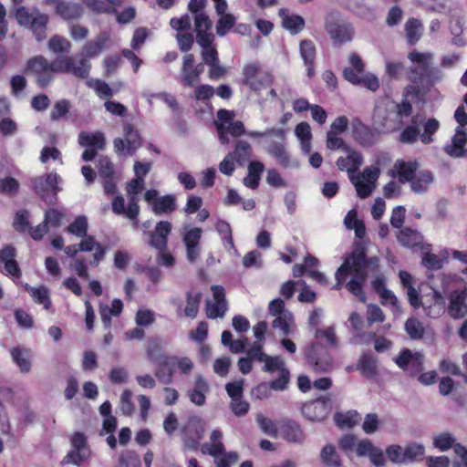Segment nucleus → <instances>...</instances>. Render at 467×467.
<instances>
[{
    "mask_svg": "<svg viewBox=\"0 0 467 467\" xmlns=\"http://www.w3.org/2000/svg\"><path fill=\"white\" fill-rule=\"evenodd\" d=\"M379 269V258L372 256L368 258L365 248L358 244L350 254L345 257L343 264L337 268L335 278L336 284L333 289L339 290L346 282L348 275L351 279L346 284V288L360 301L366 300L364 285L369 273H376Z\"/></svg>",
    "mask_w": 467,
    "mask_h": 467,
    "instance_id": "1",
    "label": "nucleus"
},
{
    "mask_svg": "<svg viewBox=\"0 0 467 467\" xmlns=\"http://www.w3.org/2000/svg\"><path fill=\"white\" fill-rule=\"evenodd\" d=\"M431 53H421L416 50L410 52L408 58L414 64L408 70V78L416 86L409 85L406 88L407 93L418 92L417 88L430 89L443 78L441 69L431 67Z\"/></svg>",
    "mask_w": 467,
    "mask_h": 467,
    "instance_id": "2",
    "label": "nucleus"
},
{
    "mask_svg": "<svg viewBox=\"0 0 467 467\" xmlns=\"http://www.w3.org/2000/svg\"><path fill=\"white\" fill-rule=\"evenodd\" d=\"M304 355L307 365L316 373H330L336 367L327 347L319 341L310 342L304 348Z\"/></svg>",
    "mask_w": 467,
    "mask_h": 467,
    "instance_id": "3",
    "label": "nucleus"
},
{
    "mask_svg": "<svg viewBox=\"0 0 467 467\" xmlns=\"http://www.w3.org/2000/svg\"><path fill=\"white\" fill-rule=\"evenodd\" d=\"M429 278L431 279L430 286L432 290V296L431 302L427 299L426 302L422 304V306L428 317L438 318L446 312V302L443 295L449 292L451 276L440 275L438 276V280L441 282L440 285L434 282L433 276H430Z\"/></svg>",
    "mask_w": 467,
    "mask_h": 467,
    "instance_id": "4",
    "label": "nucleus"
},
{
    "mask_svg": "<svg viewBox=\"0 0 467 467\" xmlns=\"http://www.w3.org/2000/svg\"><path fill=\"white\" fill-rule=\"evenodd\" d=\"M60 177L56 172L47 173L38 176L31 181L34 192L47 203L52 204L57 202V194L61 190L58 182Z\"/></svg>",
    "mask_w": 467,
    "mask_h": 467,
    "instance_id": "5",
    "label": "nucleus"
},
{
    "mask_svg": "<svg viewBox=\"0 0 467 467\" xmlns=\"http://www.w3.org/2000/svg\"><path fill=\"white\" fill-rule=\"evenodd\" d=\"M25 73L33 75L36 85L41 88H47L52 82L54 75L51 62L40 55L27 60Z\"/></svg>",
    "mask_w": 467,
    "mask_h": 467,
    "instance_id": "6",
    "label": "nucleus"
},
{
    "mask_svg": "<svg viewBox=\"0 0 467 467\" xmlns=\"http://www.w3.org/2000/svg\"><path fill=\"white\" fill-rule=\"evenodd\" d=\"M53 73L72 74L78 78H87L89 76L91 64L86 59L81 58L78 64L74 62L71 57L60 56L51 62Z\"/></svg>",
    "mask_w": 467,
    "mask_h": 467,
    "instance_id": "7",
    "label": "nucleus"
},
{
    "mask_svg": "<svg viewBox=\"0 0 467 467\" xmlns=\"http://www.w3.org/2000/svg\"><path fill=\"white\" fill-rule=\"evenodd\" d=\"M337 13H330L326 16L325 28L336 45L349 42L354 36V29L348 24L337 20Z\"/></svg>",
    "mask_w": 467,
    "mask_h": 467,
    "instance_id": "8",
    "label": "nucleus"
},
{
    "mask_svg": "<svg viewBox=\"0 0 467 467\" xmlns=\"http://www.w3.org/2000/svg\"><path fill=\"white\" fill-rule=\"evenodd\" d=\"M144 200L151 206V211L156 215L169 214L177 209L175 195L160 196L159 191L155 189L146 191Z\"/></svg>",
    "mask_w": 467,
    "mask_h": 467,
    "instance_id": "9",
    "label": "nucleus"
},
{
    "mask_svg": "<svg viewBox=\"0 0 467 467\" xmlns=\"http://www.w3.org/2000/svg\"><path fill=\"white\" fill-rule=\"evenodd\" d=\"M97 169L104 192L113 194L117 192L115 167L108 156L100 155L97 160Z\"/></svg>",
    "mask_w": 467,
    "mask_h": 467,
    "instance_id": "10",
    "label": "nucleus"
},
{
    "mask_svg": "<svg viewBox=\"0 0 467 467\" xmlns=\"http://www.w3.org/2000/svg\"><path fill=\"white\" fill-rule=\"evenodd\" d=\"M331 411V400L328 397H320L315 400L305 403L301 412L305 418L311 421L325 420Z\"/></svg>",
    "mask_w": 467,
    "mask_h": 467,
    "instance_id": "11",
    "label": "nucleus"
},
{
    "mask_svg": "<svg viewBox=\"0 0 467 467\" xmlns=\"http://www.w3.org/2000/svg\"><path fill=\"white\" fill-rule=\"evenodd\" d=\"M423 359L424 357L421 353H413L405 348L394 358V361L404 372L413 377L423 369Z\"/></svg>",
    "mask_w": 467,
    "mask_h": 467,
    "instance_id": "12",
    "label": "nucleus"
},
{
    "mask_svg": "<svg viewBox=\"0 0 467 467\" xmlns=\"http://www.w3.org/2000/svg\"><path fill=\"white\" fill-rule=\"evenodd\" d=\"M446 312L452 319H462L467 315V287L455 289L448 296Z\"/></svg>",
    "mask_w": 467,
    "mask_h": 467,
    "instance_id": "13",
    "label": "nucleus"
},
{
    "mask_svg": "<svg viewBox=\"0 0 467 467\" xmlns=\"http://www.w3.org/2000/svg\"><path fill=\"white\" fill-rule=\"evenodd\" d=\"M183 443L189 450H197L201 440L204 436V427L202 420L192 417L183 428Z\"/></svg>",
    "mask_w": 467,
    "mask_h": 467,
    "instance_id": "14",
    "label": "nucleus"
},
{
    "mask_svg": "<svg viewBox=\"0 0 467 467\" xmlns=\"http://www.w3.org/2000/svg\"><path fill=\"white\" fill-rule=\"evenodd\" d=\"M397 239L400 244L408 248H419L420 251L431 250V245L423 243L422 234L410 227L401 229L398 234Z\"/></svg>",
    "mask_w": 467,
    "mask_h": 467,
    "instance_id": "15",
    "label": "nucleus"
},
{
    "mask_svg": "<svg viewBox=\"0 0 467 467\" xmlns=\"http://www.w3.org/2000/svg\"><path fill=\"white\" fill-rule=\"evenodd\" d=\"M202 230L199 227L190 228L183 234L182 241L186 246V257L189 262L193 263L200 254V240L202 238Z\"/></svg>",
    "mask_w": 467,
    "mask_h": 467,
    "instance_id": "16",
    "label": "nucleus"
},
{
    "mask_svg": "<svg viewBox=\"0 0 467 467\" xmlns=\"http://www.w3.org/2000/svg\"><path fill=\"white\" fill-rule=\"evenodd\" d=\"M419 164L417 161H404L398 160L394 163L393 169L388 171L389 176L398 177L400 183L410 182L418 173Z\"/></svg>",
    "mask_w": 467,
    "mask_h": 467,
    "instance_id": "17",
    "label": "nucleus"
},
{
    "mask_svg": "<svg viewBox=\"0 0 467 467\" xmlns=\"http://www.w3.org/2000/svg\"><path fill=\"white\" fill-rule=\"evenodd\" d=\"M288 442L301 444L306 439V434L300 425L293 420H283L279 422V433Z\"/></svg>",
    "mask_w": 467,
    "mask_h": 467,
    "instance_id": "18",
    "label": "nucleus"
},
{
    "mask_svg": "<svg viewBox=\"0 0 467 467\" xmlns=\"http://www.w3.org/2000/svg\"><path fill=\"white\" fill-rule=\"evenodd\" d=\"M171 232V223L168 221L159 222L153 232L148 234L150 237L149 244L160 252H163L167 248L168 235Z\"/></svg>",
    "mask_w": 467,
    "mask_h": 467,
    "instance_id": "19",
    "label": "nucleus"
},
{
    "mask_svg": "<svg viewBox=\"0 0 467 467\" xmlns=\"http://www.w3.org/2000/svg\"><path fill=\"white\" fill-rule=\"evenodd\" d=\"M215 129L222 144L229 143V134L236 138L244 134L248 135L244 123L240 120H234L228 124L215 122Z\"/></svg>",
    "mask_w": 467,
    "mask_h": 467,
    "instance_id": "20",
    "label": "nucleus"
},
{
    "mask_svg": "<svg viewBox=\"0 0 467 467\" xmlns=\"http://www.w3.org/2000/svg\"><path fill=\"white\" fill-rule=\"evenodd\" d=\"M348 156L346 158L339 157L337 160V166L340 171H347L348 177L354 176L358 168L363 164L364 159L360 152L349 148L348 151H346Z\"/></svg>",
    "mask_w": 467,
    "mask_h": 467,
    "instance_id": "21",
    "label": "nucleus"
},
{
    "mask_svg": "<svg viewBox=\"0 0 467 467\" xmlns=\"http://www.w3.org/2000/svg\"><path fill=\"white\" fill-rule=\"evenodd\" d=\"M180 78L181 83L184 87L189 88L200 82L195 72V59L193 54L188 53L183 56Z\"/></svg>",
    "mask_w": 467,
    "mask_h": 467,
    "instance_id": "22",
    "label": "nucleus"
},
{
    "mask_svg": "<svg viewBox=\"0 0 467 467\" xmlns=\"http://www.w3.org/2000/svg\"><path fill=\"white\" fill-rule=\"evenodd\" d=\"M266 151L273 156L281 166L285 168L289 166L299 168V162L297 161L291 160V157L285 148V141L271 142L266 148Z\"/></svg>",
    "mask_w": 467,
    "mask_h": 467,
    "instance_id": "23",
    "label": "nucleus"
},
{
    "mask_svg": "<svg viewBox=\"0 0 467 467\" xmlns=\"http://www.w3.org/2000/svg\"><path fill=\"white\" fill-rule=\"evenodd\" d=\"M157 362L158 367L155 371V377L162 384H171L172 382L174 368L176 367V357H165Z\"/></svg>",
    "mask_w": 467,
    "mask_h": 467,
    "instance_id": "24",
    "label": "nucleus"
},
{
    "mask_svg": "<svg viewBox=\"0 0 467 467\" xmlns=\"http://www.w3.org/2000/svg\"><path fill=\"white\" fill-rule=\"evenodd\" d=\"M352 130L354 139L362 146H371L378 140V134L358 119L353 121Z\"/></svg>",
    "mask_w": 467,
    "mask_h": 467,
    "instance_id": "25",
    "label": "nucleus"
},
{
    "mask_svg": "<svg viewBox=\"0 0 467 467\" xmlns=\"http://www.w3.org/2000/svg\"><path fill=\"white\" fill-rule=\"evenodd\" d=\"M209 391L208 382L202 375H198L196 376L193 388L187 391V396L193 404L203 406L206 402V394Z\"/></svg>",
    "mask_w": 467,
    "mask_h": 467,
    "instance_id": "26",
    "label": "nucleus"
},
{
    "mask_svg": "<svg viewBox=\"0 0 467 467\" xmlns=\"http://www.w3.org/2000/svg\"><path fill=\"white\" fill-rule=\"evenodd\" d=\"M109 40L107 32H100L94 40L87 42L83 47L81 54L84 57L93 58L98 57L105 48L106 44Z\"/></svg>",
    "mask_w": 467,
    "mask_h": 467,
    "instance_id": "27",
    "label": "nucleus"
},
{
    "mask_svg": "<svg viewBox=\"0 0 467 467\" xmlns=\"http://www.w3.org/2000/svg\"><path fill=\"white\" fill-rule=\"evenodd\" d=\"M56 14L67 21L78 20L84 14V7L78 3L61 2L56 5Z\"/></svg>",
    "mask_w": 467,
    "mask_h": 467,
    "instance_id": "28",
    "label": "nucleus"
},
{
    "mask_svg": "<svg viewBox=\"0 0 467 467\" xmlns=\"http://www.w3.org/2000/svg\"><path fill=\"white\" fill-rule=\"evenodd\" d=\"M466 142V132L461 127H457L456 133L451 139V143L446 145L444 150L450 156L459 158L464 153V146Z\"/></svg>",
    "mask_w": 467,
    "mask_h": 467,
    "instance_id": "29",
    "label": "nucleus"
},
{
    "mask_svg": "<svg viewBox=\"0 0 467 467\" xmlns=\"http://www.w3.org/2000/svg\"><path fill=\"white\" fill-rule=\"evenodd\" d=\"M357 369L366 378H373L378 375V358L371 353H364L360 356Z\"/></svg>",
    "mask_w": 467,
    "mask_h": 467,
    "instance_id": "30",
    "label": "nucleus"
},
{
    "mask_svg": "<svg viewBox=\"0 0 467 467\" xmlns=\"http://www.w3.org/2000/svg\"><path fill=\"white\" fill-rule=\"evenodd\" d=\"M229 153L233 154L238 165L244 166L248 161L250 162L253 155V148L248 141L237 140L234 142V150Z\"/></svg>",
    "mask_w": 467,
    "mask_h": 467,
    "instance_id": "31",
    "label": "nucleus"
},
{
    "mask_svg": "<svg viewBox=\"0 0 467 467\" xmlns=\"http://www.w3.org/2000/svg\"><path fill=\"white\" fill-rule=\"evenodd\" d=\"M247 170L248 173L247 176L244 178V184L252 190H255L259 185L265 166L258 161H250Z\"/></svg>",
    "mask_w": 467,
    "mask_h": 467,
    "instance_id": "32",
    "label": "nucleus"
},
{
    "mask_svg": "<svg viewBox=\"0 0 467 467\" xmlns=\"http://www.w3.org/2000/svg\"><path fill=\"white\" fill-rule=\"evenodd\" d=\"M78 143L82 147L103 150L106 146V139L102 132L88 133L81 131L78 135Z\"/></svg>",
    "mask_w": 467,
    "mask_h": 467,
    "instance_id": "33",
    "label": "nucleus"
},
{
    "mask_svg": "<svg viewBox=\"0 0 467 467\" xmlns=\"http://www.w3.org/2000/svg\"><path fill=\"white\" fill-rule=\"evenodd\" d=\"M49 17L46 14L36 11L28 27L33 31L36 39L40 42L47 37V26Z\"/></svg>",
    "mask_w": 467,
    "mask_h": 467,
    "instance_id": "34",
    "label": "nucleus"
},
{
    "mask_svg": "<svg viewBox=\"0 0 467 467\" xmlns=\"http://www.w3.org/2000/svg\"><path fill=\"white\" fill-rule=\"evenodd\" d=\"M422 122L420 115L411 118V124L407 126L400 135V141L406 144H411L420 138L419 125Z\"/></svg>",
    "mask_w": 467,
    "mask_h": 467,
    "instance_id": "35",
    "label": "nucleus"
},
{
    "mask_svg": "<svg viewBox=\"0 0 467 467\" xmlns=\"http://www.w3.org/2000/svg\"><path fill=\"white\" fill-rule=\"evenodd\" d=\"M223 432L219 430H213L210 437V442L202 446V453H208L211 456H217L224 451V445L222 442Z\"/></svg>",
    "mask_w": 467,
    "mask_h": 467,
    "instance_id": "36",
    "label": "nucleus"
},
{
    "mask_svg": "<svg viewBox=\"0 0 467 467\" xmlns=\"http://www.w3.org/2000/svg\"><path fill=\"white\" fill-rule=\"evenodd\" d=\"M433 181L434 176L431 171H420L410 182L411 191L418 194L425 192Z\"/></svg>",
    "mask_w": 467,
    "mask_h": 467,
    "instance_id": "37",
    "label": "nucleus"
},
{
    "mask_svg": "<svg viewBox=\"0 0 467 467\" xmlns=\"http://www.w3.org/2000/svg\"><path fill=\"white\" fill-rule=\"evenodd\" d=\"M406 38L409 45H415L423 34V25L417 18H410L404 26Z\"/></svg>",
    "mask_w": 467,
    "mask_h": 467,
    "instance_id": "38",
    "label": "nucleus"
},
{
    "mask_svg": "<svg viewBox=\"0 0 467 467\" xmlns=\"http://www.w3.org/2000/svg\"><path fill=\"white\" fill-rule=\"evenodd\" d=\"M320 459L327 467H342V460L332 444L325 445L320 451Z\"/></svg>",
    "mask_w": 467,
    "mask_h": 467,
    "instance_id": "39",
    "label": "nucleus"
},
{
    "mask_svg": "<svg viewBox=\"0 0 467 467\" xmlns=\"http://www.w3.org/2000/svg\"><path fill=\"white\" fill-rule=\"evenodd\" d=\"M124 136L127 141V151L129 154L133 155L141 146V138L138 130H134L131 124L124 126Z\"/></svg>",
    "mask_w": 467,
    "mask_h": 467,
    "instance_id": "40",
    "label": "nucleus"
},
{
    "mask_svg": "<svg viewBox=\"0 0 467 467\" xmlns=\"http://www.w3.org/2000/svg\"><path fill=\"white\" fill-rule=\"evenodd\" d=\"M14 362L18 366L22 373H28L31 369V361L29 359L28 351L19 348H13L10 350Z\"/></svg>",
    "mask_w": 467,
    "mask_h": 467,
    "instance_id": "41",
    "label": "nucleus"
},
{
    "mask_svg": "<svg viewBox=\"0 0 467 467\" xmlns=\"http://www.w3.org/2000/svg\"><path fill=\"white\" fill-rule=\"evenodd\" d=\"M25 288L30 293L31 296L37 304L43 305L46 309L50 308L51 300L49 296V291L46 286L36 288L30 286L28 284H26Z\"/></svg>",
    "mask_w": 467,
    "mask_h": 467,
    "instance_id": "42",
    "label": "nucleus"
},
{
    "mask_svg": "<svg viewBox=\"0 0 467 467\" xmlns=\"http://www.w3.org/2000/svg\"><path fill=\"white\" fill-rule=\"evenodd\" d=\"M405 462H419L423 459L425 447L421 443L410 442L404 447Z\"/></svg>",
    "mask_w": 467,
    "mask_h": 467,
    "instance_id": "43",
    "label": "nucleus"
},
{
    "mask_svg": "<svg viewBox=\"0 0 467 467\" xmlns=\"http://www.w3.org/2000/svg\"><path fill=\"white\" fill-rule=\"evenodd\" d=\"M202 297V295L200 292L192 294V292L188 291L186 293L187 305L184 309V314L186 317H189L191 318H194L197 317Z\"/></svg>",
    "mask_w": 467,
    "mask_h": 467,
    "instance_id": "44",
    "label": "nucleus"
},
{
    "mask_svg": "<svg viewBox=\"0 0 467 467\" xmlns=\"http://www.w3.org/2000/svg\"><path fill=\"white\" fill-rule=\"evenodd\" d=\"M361 420L360 415L356 410L348 411L347 413H337L334 420L338 427L351 428L357 425Z\"/></svg>",
    "mask_w": 467,
    "mask_h": 467,
    "instance_id": "45",
    "label": "nucleus"
},
{
    "mask_svg": "<svg viewBox=\"0 0 467 467\" xmlns=\"http://www.w3.org/2000/svg\"><path fill=\"white\" fill-rule=\"evenodd\" d=\"M117 467H140L139 454L131 450H125L119 453Z\"/></svg>",
    "mask_w": 467,
    "mask_h": 467,
    "instance_id": "46",
    "label": "nucleus"
},
{
    "mask_svg": "<svg viewBox=\"0 0 467 467\" xmlns=\"http://www.w3.org/2000/svg\"><path fill=\"white\" fill-rule=\"evenodd\" d=\"M256 423L265 434L273 438L278 437L279 425L277 426L271 419L263 414H258L256 416Z\"/></svg>",
    "mask_w": 467,
    "mask_h": 467,
    "instance_id": "47",
    "label": "nucleus"
},
{
    "mask_svg": "<svg viewBox=\"0 0 467 467\" xmlns=\"http://www.w3.org/2000/svg\"><path fill=\"white\" fill-rule=\"evenodd\" d=\"M88 225L87 217L85 215H78L75 218L73 223L67 226V231L71 234L83 238L87 236Z\"/></svg>",
    "mask_w": 467,
    "mask_h": 467,
    "instance_id": "48",
    "label": "nucleus"
},
{
    "mask_svg": "<svg viewBox=\"0 0 467 467\" xmlns=\"http://www.w3.org/2000/svg\"><path fill=\"white\" fill-rule=\"evenodd\" d=\"M314 337L316 341H318L319 338H325L327 343V347L333 348H337L338 347V339L334 327H328L325 329L316 328Z\"/></svg>",
    "mask_w": 467,
    "mask_h": 467,
    "instance_id": "49",
    "label": "nucleus"
},
{
    "mask_svg": "<svg viewBox=\"0 0 467 467\" xmlns=\"http://www.w3.org/2000/svg\"><path fill=\"white\" fill-rule=\"evenodd\" d=\"M405 330L411 339L422 338L425 332L422 323L415 317H410L406 320Z\"/></svg>",
    "mask_w": 467,
    "mask_h": 467,
    "instance_id": "50",
    "label": "nucleus"
},
{
    "mask_svg": "<svg viewBox=\"0 0 467 467\" xmlns=\"http://www.w3.org/2000/svg\"><path fill=\"white\" fill-rule=\"evenodd\" d=\"M282 24L292 35H296L304 28L305 20L302 16L296 15L285 16Z\"/></svg>",
    "mask_w": 467,
    "mask_h": 467,
    "instance_id": "51",
    "label": "nucleus"
},
{
    "mask_svg": "<svg viewBox=\"0 0 467 467\" xmlns=\"http://www.w3.org/2000/svg\"><path fill=\"white\" fill-rule=\"evenodd\" d=\"M71 109V103L68 99H59L55 102L52 110L50 111V119L52 121H58L67 115Z\"/></svg>",
    "mask_w": 467,
    "mask_h": 467,
    "instance_id": "52",
    "label": "nucleus"
},
{
    "mask_svg": "<svg viewBox=\"0 0 467 467\" xmlns=\"http://www.w3.org/2000/svg\"><path fill=\"white\" fill-rule=\"evenodd\" d=\"M90 456L89 450H70L66 457L63 459L62 463H72L79 466L83 462Z\"/></svg>",
    "mask_w": 467,
    "mask_h": 467,
    "instance_id": "53",
    "label": "nucleus"
},
{
    "mask_svg": "<svg viewBox=\"0 0 467 467\" xmlns=\"http://www.w3.org/2000/svg\"><path fill=\"white\" fill-rule=\"evenodd\" d=\"M456 444L454 436L447 431L440 433L433 440L434 447L441 451H446L451 447L454 449Z\"/></svg>",
    "mask_w": 467,
    "mask_h": 467,
    "instance_id": "54",
    "label": "nucleus"
},
{
    "mask_svg": "<svg viewBox=\"0 0 467 467\" xmlns=\"http://www.w3.org/2000/svg\"><path fill=\"white\" fill-rule=\"evenodd\" d=\"M349 181L354 184L358 197L362 199L368 197L376 188L375 184L361 182L360 176H357L356 174L350 176Z\"/></svg>",
    "mask_w": 467,
    "mask_h": 467,
    "instance_id": "55",
    "label": "nucleus"
},
{
    "mask_svg": "<svg viewBox=\"0 0 467 467\" xmlns=\"http://www.w3.org/2000/svg\"><path fill=\"white\" fill-rule=\"evenodd\" d=\"M291 323H293V315L290 312H285L274 319L272 327L280 329L284 336H288L291 332Z\"/></svg>",
    "mask_w": 467,
    "mask_h": 467,
    "instance_id": "56",
    "label": "nucleus"
},
{
    "mask_svg": "<svg viewBox=\"0 0 467 467\" xmlns=\"http://www.w3.org/2000/svg\"><path fill=\"white\" fill-rule=\"evenodd\" d=\"M261 67L259 63L247 64L243 68V84L249 88H254L255 85L253 83L254 77H258L261 73Z\"/></svg>",
    "mask_w": 467,
    "mask_h": 467,
    "instance_id": "57",
    "label": "nucleus"
},
{
    "mask_svg": "<svg viewBox=\"0 0 467 467\" xmlns=\"http://www.w3.org/2000/svg\"><path fill=\"white\" fill-rule=\"evenodd\" d=\"M440 122L434 119L431 118L426 120L423 124L424 131L420 134V140L424 144H430L433 141L432 135L439 130Z\"/></svg>",
    "mask_w": 467,
    "mask_h": 467,
    "instance_id": "58",
    "label": "nucleus"
},
{
    "mask_svg": "<svg viewBox=\"0 0 467 467\" xmlns=\"http://www.w3.org/2000/svg\"><path fill=\"white\" fill-rule=\"evenodd\" d=\"M265 363L263 371L268 373H274L275 371L280 372L281 369H285V361L280 356H269L266 355L263 360Z\"/></svg>",
    "mask_w": 467,
    "mask_h": 467,
    "instance_id": "59",
    "label": "nucleus"
},
{
    "mask_svg": "<svg viewBox=\"0 0 467 467\" xmlns=\"http://www.w3.org/2000/svg\"><path fill=\"white\" fill-rule=\"evenodd\" d=\"M86 6L95 14H115L117 9L102 0H84Z\"/></svg>",
    "mask_w": 467,
    "mask_h": 467,
    "instance_id": "60",
    "label": "nucleus"
},
{
    "mask_svg": "<svg viewBox=\"0 0 467 467\" xmlns=\"http://www.w3.org/2000/svg\"><path fill=\"white\" fill-rule=\"evenodd\" d=\"M70 47V42L57 35L52 36L48 41V48L55 53H68Z\"/></svg>",
    "mask_w": 467,
    "mask_h": 467,
    "instance_id": "61",
    "label": "nucleus"
},
{
    "mask_svg": "<svg viewBox=\"0 0 467 467\" xmlns=\"http://www.w3.org/2000/svg\"><path fill=\"white\" fill-rule=\"evenodd\" d=\"M20 184L11 176L0 179V192L8 196H15L19 191Z\"/></svg>",
    "mask_w": 467,
    "mask_h": 467,
    "instance_id": "62",
    "label": "nucleus"
},
{
    "mask_svg": "<svg viewBox=\"0 0 467 467\" xmlns=\"http://www.w3.org/2000/svg\"><path fill=\"white\" fill-rule=\"evenodd\" d=\"M235 24V17L232 14L221 16L216 24V34L224 36Z\"/></svg>",
    "mask_w": 467,
    "mask_h": 467,
    "instance_id": "63",
    "label": "nucleus"
},
{
    "mask_svg": "<svg viewBox=\"0 0 467 467\" xmlns=\"http://www.w3.org/2000/svg\"><path fill=\"white\" fill-rule=\"evenodd\" d=\"M423 255L421 259V264L428 269V270H440L442 268L443 265V260L441 259L438 255L431 254L430 250L422 251Z\"/></svg>",
    "mask_w": 467,
    "mask_h": 467,
    "instance_id": "64",
    "label": "nucleus"
}]
</instances>
